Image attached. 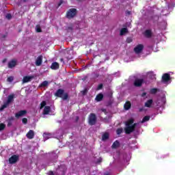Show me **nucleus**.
<instances>
[{
	"label": "nucleus",
	"instance_id": "1",
	"mask_svg": "<svg viewBox=\"0 0 175 175\" xmlns=\"http://www.w3.org/2000/svg\"><path fill=\"white\" fill-rule=\"evenodd\" d=\"M136 126V124H133V119H130L126 122V128L124 129L126 133H131L135 131V127Z\"/></svg>",
	"mask_w": 175,
	"mask_h": 175
},
{
	"label": "nucleus",
	"instance_id": "2",
	"mask_svg": "<svg viewBox=\"0 0 175 175\" xmlns=\"http://www.w3.org/2000/svg\"><path fill=\"white\" fill-rule=\"evenodd\" d=\"M14 98H16V96L14 95V94L9 95L8 96L6 103H4V105H3L0 108V111H2V110H3L4 109H6L8 106H9V105H10V103H12V102L14 100Z\"/></svg>",
	"mask_w": 175,
	"mask_h": 175
},
{
	"label": "nucleus",
	"instance_id": "3",
	"mask_svg": "<svg viewBox=\"0 0 175 175\" xmlns=\"http://www.w3.org/2000/svg\"><path fill=\"white\" fill-rule=\"evenodd\" d=\"M55 96H58L59 98H62L64 100L68 99V93H65L64 90L59 89L56 93L55 94Z\"/></svg>",
	"mask_w": 175,
	"mask_h": 175
},
{
	"label": "nucleus",
	"instance_id": "4",
	"mask_svg": "<svg viewBox=\"0 0 175 175\" xmlns=\"http://www.w3.org/2000/svg\"><path fill=\"white\" fill-rule=\"evenodd\" d=\"M77 14V10L75 8H71L67 12L66 16L68 18H73Z\"/></svg>",
	"mask_w": 175,
	"mask_h": 175
},
{
	"label": "nucleus",
	"instance_id": "5",
	"mask_svg": "<svg viewBox=\"0 0 175 175\" xmlns=\"http://www.w3.org/2000/svg\"><path fill=\"white\" fill-rule=\"evenodd\" d=\"M162 81L164 84H170V75L165 73L162 76Z\"/></svg>",
	"mask_w": 175,
	"mask_h": 175
},
{
	"label": "nucleus",
	"instance_id": "6",
	"mask_svg": "<svg viewBox=\"0 0 175 175\" xmlns=\"http://www.w3.org/2000/svg\"><path fill=\"white\" fill-rule=\"evenodd\" d=\"M144 49V45L142 44H139L134 48V51L135 54H140L142 51H143V49Z\"/></svg>",
	"mask_w": 175,
	"mask_h": 175
},
{
	"label": "nucleus",
	"instance_id": "7",
	"mask_svg": "<svg viewBox=\"0 0 175 175\" xmlns=\"http://www.w3.org/2000/svg\"><path fill=\"white\" fill-rule=\"evenodd\" d=\"M96 122V116L94 113H91L89 116V124L90 125H94Z\"/></svg>",
	"mask_w": 175,
	"mask_h": 175
},
{
	"label": "nucleus",
	"instance_id": "8",
	"mask_svg": "<svg viewBox=\"0 0 175 175\" xmlns=\"http://www.w3.org/2000/svg\"><path fill=\"white\" fill-rule=\"evenodd\" d=\"M144 35L146 38H151L152 36V30L151 29H146L144 33Z\"/></svg>",
	"mask_w": 175,
	"mask_h": 175
},
{
	"label": "nucleus",
	"instance_id": "9",
	"mask_svg": "<svg viewBox=\"0 0 175 175\" xmlns=\"http://www.w3.org/2000/svg\"><path fill=\"white\" fill-rule=\"evenodd\" d=\"M42 61H43V57L41 55L38 56L36 60V66H40L42 65Z\"/></svg>",
	"mask_w": 175,
	"mask_h": 175
},
{
	"label": "nucleus",
	"instance_id": "10",
	"mask_svg": "<svg viewBox=\"0 0 175 175\" xmlns=\"http://www.w3.org/2000/svg\"><path fill=\"white\" fill-rule=\"evenodd\" d=\"M18 159V157L16 155L12 156L11 158L9 159L10 163H16Z\"/></svg>",
	"mask_w": 175,
	"mask_h": 175
},
{
	"label": "nucleus",
	"instance_id": "11",
	"mask_svg": "<svg viewBox=\"0 0 175 175\" xmlns=\"http://www.w3.org/2000/svg\"><path fill=\"white\" fill-rule=\"evenodd\" d=\"M143 79H137L134 82V85L135 87H140L142 86V84H143Z\"/></svg>",
	"mask_w": 175,
	"mask_h": 175
},
{
	"label": "nucleus",
	"instance_id": "12",
	"mask_svg": "<svg viewBox=\"0 0 175 175\" xmlns=\"http://www.w3.org/2000/svg\"><path fill=\"white\" fill-rule=\"evenodd\" d=\"M25 114H27V111L23 110L16 113L15 116L16 118H20V117H23V116H25Z\"/></svg>",
	"mask_w": 175,
	"mask_h": 175
},
{
	"label": "nucleus",
	"instance_id": "13",
	"mask_svg": "<svg viewBox=\"0 0 175 175\" xmlns=\"http://www.w3.org/2000/svg\"><path fill=\"white\" fill-rule=\"evenodd\" d=\"M16 65H17V60L16 59H13L8 63V67L10 68H14Z\"/></svg>",
	"mask_w": 175,
	"mask_h": 175
},
{
	"label": "nucleus",
	"instance_id": "14",
	"mask_svg": "<svg viewBox=\"0 0 175 175\" xmlns=\"http://www.w3.org/2000/svg\"><path fill=\"white\" fill-rule=\"evenodd\" d=\"M27 139H33V137L35 136V133L33 131L30 130L26 135Z\"/></svg>",
	"mask_w": 175,
	"mask_h": 175
},
{
	"label": "nucleus",
	"instance_id": "15",
	"mask_svg": "<svg viewBox=\"0 0 175 175\" xmlns=\"http://www.w3.org/2000/svg\"><path fill=\"white\" fill-rule=\"evenodd\" d=\"M153 100H152V99H150V100H148L146 103H145V104H144V107H152V103H153Z\"/></svg>",
	"mask_w": 175,
	"mask_h": 175
},
{
	"label": "nucleus",
	"instance_id": "16",
	"mask_svg": "<svg viewBox=\"0 0 175 175\" xmlns=\"http://www.w3.org/2000/svg\"><path fill=\"white\" fill-rule=\"evenodd\" d=\"M59 68V64L57 62L52 63L51 66V69H53L54 70L58 69Z\"/></svg>",
	"mask_w": 175,
	"mask_h": 175
},
{
	"label": "nucleus",
	"instance_id": "17",
	"mask_svg": "<svg viewBox=\"0 0 175 175\" xmlns=\"http://www.w3.org/2000/svg\"><path fill=\"white\" fill-rule=\"evenodd\" d=\"M33 79V77L28 76L23 77V83H28L29 81H31Z\"/></svg>",
	"mask_w": 175,
	"mask_h": 175
},
{
	"label": "nucleus",
	"instance_id": "18",
	"mask_svg": "<svg viewBox=\"0 0 175 175\" xmlns=\"http://www.w3.org/2000/svg\"><path fill=\"white\" fill-rule=\"evenodd\" d=\"M43 137L44 140H49V139H51V137H53V135L51 133H45L43 134Z\"/></svg>",
	"mask_w": 175,
	"mask_h": 175
},
{
	"label": "nucleus",
	"instance_id": "19",
	"mask_svg": "<svg viewBox=\"0 0 175 175\" xmlns=\"http://www.w3.org/2000/svg\"><path fill=\"white\" fill-rule=\"evenodd\" d=\"M43 114H50V107L49 106L44 107Z\"/></svg>",
	"mask_w": 175,
	"mask_h": 175
},
{
	"label": "nucleus",
	"instance_id": "20",
	"mask_svg": "<svg viewBox=\"0 0 175 175\" xmlns=\"http://www.w3.org/2000/svg\"><path fill=\"white\" fill-rule=\"evenodd\" d=\"M102 99H103V94H99L96 97V100H97V102H100V100H102Z\"/></svg>",
	"mask_w": 175,
	"mask_h": 175
},
{
	"label": "nucleus",
	"instance_id": "21",
	"mask_svg": "<svg viewBox=\"0 0 175 175\" xmlns=\"http://www.w3.org/2000/svg\"><path fill=\"white\" fill-rule=\"evenodd\" d=\"M107 139H109V133H105L103 135L102 140H103V142H105V140H107Z\"/></svg>",
	"mask_w": 175,
	"mask_h": 175
},
{
	"label": "nucleus",
	"instance_id": "22",
	"mask_svg": "<svg viewBox=\"0 0 175 175\" xmlns=\"http://www.w3.org/2000/svg\"><path fill=\"white\" fill-rule=\"evenodd\" d=\"M125 33H128V29H126V28H122V29L120 30V35H121V36L125 35Z\"/></svg>",
	"mask_w": 175,
	"mask_h": 175
},
{
	"label": "nucleus",
	"instance_id": "23",
	"mask_svg": "<svg viewBox=\"0 0 175 175\" xmlns=\"http://www.w3.org/2000/svg\"><path fill=\"white\" fill-rule=\"evenodd\" d=\"M124 109L125 110H129L131 109V102H126L124 104Z\"/></svg>",
	"mask_w": 175,
	"mask_h": 175
},
{
	"label": "nucleus",
	"instance_id": "24",
	"mask_svg": "<svg viewBox=\"0 0 175 175\" xmlns=\"http://www.w3.org/2000/svg\"><path fill=\"white\" fill-rule=\"evenodd\" d=\"M148 77H150V79H155V74H154L153 72H149L148 73Z\"/></svg>",
	"mask_w": 175,
	"mask_h": 175
},
{
	"label": "nucleus",
	"instance_id": "25",
	"mask_svg": "<svg viewBox=\"0 0 175 175\" xmlns=\"http://www.w3.org/2000/svg\"><path fill=\"white\" fill-rule=\"evenodd\" d=\"M120 146V142L118 141H116L113 145H112V148H117V147Z\"/></svg>",
	"mask_w": 175,
	"mask_h": 175
},
{
	"label": "nucleus",
	"instance_id": "26",
	"mask_svg": "<svg viewBox=\"0 0 175 175\" xmlns=\"http://www.w3.org/2000/svg\"><path fill=\"white\" fill-rule=\"evenodd\" d=\"M47 85H49V81H44L40 84V87H47Z\"/></svg>",
	"mask_w": 175,
	"mask_h": 175
},
{
	"label": "nucleus",
	"instance_id": "27",
	"mask_svg": "<svg viewBox=\"0 0 175 175\" xmlns=\"http://www.w3.org/2000/svg\"><path fill=\"white\" fill-rule=\"evenodd\" d=\"M146 121H150V116H145L142 120V123H144L146 122Z\"/></svg>",
	"mask_w": 175,
	"mask_h": 175
},
{
	"label": "nucleus",
	"instance_id": "28",
	"mask_svg": "<svg viewBox=\"0 0 175 175\" xmlns=\"http://www.w3.org/2000/svg\"><path fill=\"white\" fill-rule=\"evenodd\" d=\"M6 128V125L3 123L0 124V131H3Z\"/></svg>",
	"mask_w": 175,
	"mask_h": 175
},
{
	"label": "nucleus",
	"instance_id": "29",
	"mask_svg": "<svg viewBox=\"0 0 175 175\" xmlns=\"http://www.w3.org/2000/svg\"><path fill=\"white\" fill-rule=\"evenodd\" d=\"M44 106H46V101H42L41 103L40 107V110H42V109H43L44 107Z\"/></svg>",
	"mask_w": 175,
	"mask_h": 175
},
{
	"label": "nucleus",
	"instance_id": "30",
	"mask_svg": "<svg viewBox=\"0 0 175 175\" xmlns=\"http://www.w3.org/2000/svg\"><path fill=\"white\" fill-rule=\"evenodd\" d=\"M158 91V89L157 88H153L150 90V94H157V92Z\"/></svg>",
	"mask_w": 175,
	"mask_h": 175
},
{
	"label": "nucleus",
	"instance_id": "31",
	"mask_svg": "<svg viewBox=\"0 0 175 175\" xmlns=\"http://www.w3.org/2000/svg\"><path fill=\"white\" fill-rule=\"evenodd\" d=\"M122 129H118L116 131L117 135H121V133H122Z\"/></svg>",
	"mask_w": 175,
	"mask_h": 175
},
{
	"label": "nucleus",
	"instance_id": "32",
	"mask_svg": "<svg viewBox=\"0 0 175 175\" xmlns=\"http://www.w3.org/2000/svg\"><path fill=\"white\" fill-rule=\"evenodd\" d=\"M36 29L37 32H41L42 31V29H40V26H39V25H37L36 27Z\"/></svg>",
	"mask_w": 175,
	"mask_h": 175
},
{
	"label": "nucleus",
	"instance_id": "33",
	"mask_svg": "<svg viewBox=\"0 0 175 175\" xmlns=\"http://www.w3.org/2000/svg\"><path fill=\"white\" fill-rule=\"evenodd\" d=\"M13 80H14L13 77H9L8 78V81L9 83H12V81H13Z\"/></svg>",
	"mask_w": 175,
	"mask_h": 175
},
{
	"label": "nucleus",
	"instance_id": "34",
	"mask_svg": "<svg viewBox=\"0 0 175 175\" xmlns=\"http://www.w3.org/2000/svg\"><path fill=\"white\" fill-rule=\"evenodd\" d=\"M6 18H8V20H10V18H12V14H8L6 15Z\"/></svg>",
	"mask_w": 175,
	"mask_h": 175
},
{
	"label": "nucleus",
	"instance_id": "35",
	"mask_svg": "<svg viewBox=\"0 0 175 175\" xmlns=\"http://www.w3.org/2000/svg\"><path fill=\"white\" fill-rule=\"evenodd\" d=\"M22 122L23 124H27V122H28V120L27 118H23L22 120Z\"/></svg>",
	"mask_w": 175,
	"mask_h": 175
},
{
	"label": "nucleus",
	"instance_id": "36",
	"mask_svg": "<svg viewBox=\"0 0 175 175\" xmlns=\"http://www.w3.org/2000/svg\"><path fill=\"white\" fill-rule=\"evenodd\" d=\"M102 87H103V85L100 84V85L98 86L97 90H102Z\"/></svg>",
	"mask_w": 175,
	"mask_h": 175
},
{
	"label": "nucleus",
	"instance_id": "37",
	"mask_svg": "<svg viewBox=\"0 0 175 175\" xmlns=\"http://www.w3.org/2000/svg\"><path fill=\"white\" fill-rule=\"evenodd\" d=\"M146 95H147V93L146 92L142 93V98H146Z\"/></svg>",
	"mask_w": 175,
	"mask_h": 175
},
{
	"label": "nucleus",
	"instance_id": "38",
	"mask_svg": "<svg viewBox=\"0 0 175 175\" xmlns=\"http://www.w3.org/2000/svg\"><path fill=\"white\" fill-rule=\"evenodd\" d=\"M126 41H127L128 43H131V42H132V39L127 38Z\"/></svg>",
	"mask_w": 175,
	"mask_h": 175
},
{
	"label": "nucleus",
	"instance_id": "39",
	"mask_svg": "<svg viewBox=\"0 0 175 175\" xmlns=\"http://www.w3.org/2000/svg\"><path fill=\"white\" fill-rule=\"evenodd\" d=\"M62 4V1H60V3H59L58 6H61Z\"/></svg>",
	"mask_w": 175,
	"mask_h": 175
},
{
	"label": "nucleus",
	"instance_id": "40",
	"mask_svg": "<svg viewBox=\"0 0 175 175\" xmlns=\"http://www.w3.org/2000/svg\"><path fill=\"white\" fill-rule=\"evenodd\" d=\"M143 110H144L143 108L139 109L140 111H143Z\"/></svg>",
	"mask_w": 175,
	"mask_h": 175
},
{
	"label": "nucleus",
	"instance_id": "41",
	"mask_svg": "<svg viewBox=\"0 0 175 175\" xmlns=\"http://www.w3.org/2000/svg\"><path fill=\"white\" fill-rule=\"evenodd\" d=\"M69 53H73V51L72 50H70Z\"/></svg>",
	"mask_w": 175,
	"mask_h": 175
},
{
	"label": "nucleus",
	"instance_id": "42",
	"mask_svg": "<svg viewBox=\"0 0 175 175\" xmlns=\"http://www.w3.org/2000/svg\"><path fill=\"white\" fill-rule=\"evenodd\" d=\"M68 59H72V57H68Z\"/></svg>",
	"mask_w": 175,
	"mask_h": 175
},
{
	"label": "nucleus",
	"instance_id": "43",
	"mask_svg": "<svg viewBox=\"0 0 175 175\" xmlns=\"http://www.w3.org/2000/svg\"><path fill=\"white\" fill-rule=\"evenodd\" d=\"M60 61H62V62L64 61V59H61Z\"/></svg>",
	"mask_w": 175,
	"mask_h": 175
},
{
	"label": "nucleus",
	"instance_id": "44",
	"mask_svg": "<svg viewBox=\"0 0 175 175\" xmlns=\"http://www.w3.org/2000/svg\"><path fill=\"white\" fill-rule=\"evenodd\" d=\"M8 125H10V123H9Z\"/></svg>",
	"mask_w": 175,
	"mask_h": 175
}]
</instances>
